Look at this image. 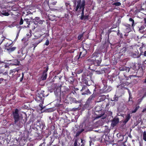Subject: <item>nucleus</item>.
Listing matches in <instances>:
<instances>
[{
    "label": "nucleus",
    "mask_w": 146,
    "mask_h": 146,
    "mask_svg": "<svg viewBox=\"0 0 146 146\" xmlns=\"http://www.w3.org/2000/svg\"><path fill=\"white\" fill-rule=\"evenodd\" d=\"M88 60L92 64H93L96 66H99L102 61V59L99 56V53L95 52Z\"/></svg>",
    "instance_id": "obj_1"
},
{
    "label": "nucleus",
    "mask_w": 146,
    "mask_h": 146,
    "mask_svg": "<svg viewBox=\"0 0 146 146\" xmlns=\"http://www.w3.org/2000/svg\"><path fill=\"white\" fill-rule=\"evenodd\" d=\"M19 110L18 109L16 108L12 111V115L14 120V123L16 124L21 118L22 119L21 122L22 123H25L27 121V117H25L23 119V117H22V114H20L19 113Z\"/></svg>",
    "instance_id": "obj_2"
},
{
    "label": "nucleus",
    "mask_w": 146,
    "mask_h": 146,
    "mask_svg": "<svg viewBox=\"0 0 146 146\" xmlns=\"http://www.w3.org/2000/svg\"><path fill=\"white\" fill-rule=\"evenodd\" d=\"M44 91L43 90H41L38 92L37 94L36 95V98L35 100L37 102H40L41 103L39 104V106L40 107V110H42L44 109L45 107H42V104L43 103L44 98L45 97L44 94Z\"/></svg>",
    "instance_id": "obj_3"
},
{
    "label": "nucleus",
    "mask_w": 146,
    "mask_h": 146,
    "mask_svg": "<svg viewBox=\"0 0 146 146\" xmlns=\"http://www.w3.org/2000/svg\"><path fill=\"white\" fill-rule=\"evenodd\" d=\"M85 3L86 2L85 0H82L81 4V0H80L79 1H78L77 2V5L76 8L75 9V11H77L79 8H80V9L82 10L81 16L80 18V19L82 20H83V18L84 17V10Z\"/></svg>",
    "instance_id": "obj_4"
},
{
    "label": "nucleus",
    "mask_w": 146,
    "mask_h": 146,
    "mask_svg": "<svg viewBox=\"0 0 146 146\" xmlns=\"http://www.w3.org/2000/svg\"><path fill=\"white\" fill-rule=\"evenodd\" d=\"M82 80L83 83L88 86L91 85L93 83V81L91 79H89L86 76L85 73H84L82 74Z\"/></svg>",
    "instance_id": "obj_5"
},
{
    "label": "nucleus",
    "mask_w": 146,
    "mask_h": 146,
    "mask_svg": "<svg viewBox=\"0 0 146 146\" xmlns=\"http://www.w3.org/2000/svg\"><path fill=\"white\" fill-rule=\"evenodd\" d=\"M18 70L16 69L11 70L9 72V77L17 79L20 76V74H18Z\"/></svg>",
    "instance_id": "obj_6"
},
{
    "label": "nucleus",
    "mask_w": 146,
    "mask_h": 146,
    "mask_svg": "<svg viewBox=\"0 0 146 146\" xmlns=\"http://www.w3.org/2000/svg\"><path fill=\"white\" fill-rule=\"evenodd\" d=\"M95 111L96 112H98V114H97V113H95L96 115H97L95 117V118H99L101 117L102 116L104 115V113H102V111L101 108L99 106H98L95 107Z\"/></svg>",
    "instance_id": "obj_7"
},
{
    "label": "nucleus",
    "mask_w": 146,
    "mask_h": 146,
    "mask_svg": "<svg viewBox=\"0 0 146 146\" xmlns=\"http://www.w3.org/2000/svg\"><path fill=\"white\" fill-rule=\"evenodd\" d=\"M8 77V75L7 73L5 72L4 73L2 74L0 77V84L5 82L7 81Z\"/></svg>",
    "instance_id": "obj_8"
},
{
    "label": "nucleus",
    "mask_w": 146,
    "mask_h": 146,
    "mask_svg": "<svg viewBox=\"0 0 146 146\" xmlns=\"http://www.w3.org/2000/svg\"><path fill=\"white\" fill-rule=\"evenodd\" d=\"M40 121L38 119L36 123V124H35V125H36V128L37 129H40V130H42L43 128H44V127H45V124H40L39 122Z\"/></svg>",
    "instance_id": "obj_9"
},
{
    "label": "nucleus",
    "mask_w": 146,
    "mask_h": 146,
    "mask_svg": "<svg viewBox=\"0 0 146 146\" xmlns=\"http://www.w3.org/2000/svg\"><path fill=\"white\" fill-rule=\"evenodd\" d=\"M17 56L18 58H19L21 60H22L25 58L26 55L25 54H23L22 51L20 50L18 51Z\"/></svg>",
    "instance_id": "obj_10"
},
{
    "label": "nucleus",
    "mask_w": 146,
    "mask_h": 146,
    "mask_svg": "<svg viewBox=\"0 0 146 146\" xmlns=\"http://www.w3.org/2000/svg\"><path fill=\"white\" fill-rule=\"evenodd\" d=\"M80 54L78 59L80 58H82L84 57L87 54V51L82 48L80 49Z\"/></svg>",
    "instance_id": "obj_11"
},
{
    "label": "nucleus",
    "mask_w": 146,
    "mask_h": 146,
    "mask_svg": "<svg viewBox=\"0 0 146 146\" xmlns=\"http://www.w3.org/2000/svg\"><path fill=\"white\" fill-rule=\"evenodd\" d=\"M34 20L33 21L34 23L36 25L38 24H42L43 22L44 21V20H40V18L37 17H35Z\"/></svg>",
    "instance_id": "obj_12"
},
{
    "label": "nucleus",
    "mask_w": 146,
    "mask_h": 146,
    "mask_svg": "<svg viewBox=\"0 0 146 146\" xmlns=\"http://www.w3.org/2000/svg\"><path fill=\"white\" fill-rule=\"evenodd\" d=\"M119 119L118 118L115 117L112 121L111 125L113 127H115L119 122Z\"/></svg>",
    "instance_id": "obj_13"
},
{
    "label": "nucleus",
    "mask_w": 146,
    "mask_h": 146,
    "mask_svg": "<svg viewBox=\"0 0 146 146\" xmlns=\"http://www.w3.org/2000/svg\"><path fill=\"white\" fill-rule=\"evenodd\" d=\"M106 99V96L102 95L99 96L97 99V102H99L104 101Z\"/></svg>",
    "instance_id": "obj_14"
},
{
    "label": "nucleus",
    "mask_w": 146,
    "mask_h": 146,
    "mask_svg": "<svg viewBox=\"0 0 146 146\" xmlns=\"http://www.w3.org/2000/svg\"><path fill=\"white\" fill-rule=\"evenodd\" d=\"M1 64L2 67L0 68V71L2 74L3 73V72L5 71V68H7L8 66L6 64L3 62H2Z\"/></svg>",
    "instance_id": "obj_15"
},
{
    "label": "nucleus",
    "mask_w": 146,
    "mask_h": 146,
    "mask_svg": "<svg viewBox=\"0 0 146 146\" xmlns=\"http://www.w3.org/2000/svg\"><path fill=\"white\" fill-rule=\"evenodd\" d=\"M24 23L26 25H24V27L25 28L29 27V25H30L31 21L28 19H24Z\"/></svg>",
    "instance_id": "obj_16"
},
{
    "label": "nucleus",
    "mask_w": 146,
    "mask_h": 146,
    "mask_svg": "<svg viewBox=\"0 0 146 146\" xmlns=\"http://www.w3.org/2000/svg\"><path fill=\"white\" fill-rule=\"evenodd\" d=\"M137 74L139 77H141L143 75V69H139L136 72Z\"/></svg>",
    "instance_id": "obj_17"
},
{
    "label": "nucleus",
    "mask_w": 146,
    "mask_h": 146,
    "mask_svg": "<svg viewBox=\"0 0 146 146\" xmlns=\"http://www.w3.org/2000/svg\"><path fill=\"white\" fill-rule=\"evenodd\" d=\"M13 45V42L11 40H10L6 43L5 46L7 49V48L11 47Z\"/></svg>",
    "instance_id": "obj_18"
},
{
    "label": "nucleus",
    "mask_w": 146,
    "mask_h": 146,
    "mask_svg": "<svg viewBox=\"0 0 146 146\" xmlns=\"http://www.w3.org/2000/svg\"><path fill=\"white\" fill-rule=\"evenodd\" d=\"M131 118L130 114H127L125 117V119L123 120V123L125 124Z\"/></svg>",
    "instance_id": "obj_19"
},
{
    "label": "nucleus",
    "mask_w": 146,
    "mask_h": 146,
    "mask_svg": "<svg viewBox=\"0 0 146 146\" xmlns=\"http://www.w3.org/2000/svg\"><path fill=\"white\" fill-rule=\"evenodd\" d=\"M68 80L70 84L73 85L74 82V78L73 76H71L68 78Z\"/></svg>",
    "instance_id": "obj_20"
},
{
    "label": "nucleus",
    "mask_w": 146,
    "mask_h": 146,
    "mask_svg": "<svg viewBox=\"0 0 146 146\" xmlns=\"http://www.w3.org/2000/svg\"><path fill=\"white\" fill-rule=\"evenodd\" d=\"M82 48L87 51L90 49V45L84 43L83 44V46Z\"/></svg>",
    "instance_id": "obj_21"
},
{
    "label": "nucleus",
    "mask_w": 146,
    "mask_h": 146,
    "mask_svg": "<svg viewBox=\"0 0 146 146\" xmlns=\"http://www.w3.org/2000/svg\"><path fill=\"white\" fill-rule=\"evenodd\" d=\"M104 86L101 89H100V93H106V91H105V90H106L107 88V86L106 85H105L104 84Z\"/></svg>",
    "instance_id": "obj_22"
},
{
    "label": "nucleus",
    "mask_w": 146,
    "mask_h": 146,
    "mask_svg": "<svg viewBox=\"0 0 146 146\" xmlns=\"http://www.w3.org/2000/svg\"><path fill=\"white\" fill-rule=\"evenodd\" d=\"M126 47H123L122 49H120L119 52V54L120 55H123V54L126 51Z\"/></svg>",
    "instance_id": "obj_23"
},
{
    "label": "nucleus",
    "mask_w": 146,
    "mask_h": 146,
    "mask_svg": "<svg viewBox=\"0 0 146 146\" xmlns=\"http://www.w3.org/2000/svg\"><path fill=\"white\" fill-rule=\"evenodd\" d=\"M129 98L128 101V103H130L131 105H132L133 103V101L132 100V98L131 97V94L130 93H129Z\"/></svg>",
    "instance_id": "obj_24"
},
{
    "label": "nucleus",
    "mask_w": 146,
    "mask_h": 146,
    "mask_svg": "<svg viewBox=\"0 0 146 146\" xmlns=\"http://www.w3.org/2000/svg\"><path fill=\"white\" fill-rule=\"evenodd\" d=\"M95 97V95H94L93 94L92 95L90 96L88 99L87 100V102L88 103H90V102Z\"/></svg>",
    "instance_id": "obj_25"
},
{
    "label": "nucleus",
    "mask_w": 146,
    "mask_h": 146,
    "mask_svg": "<svg viewBox=\"0 0 146 146\" xmlns=\"http://www.w3.org/2000/svg\"><path fill=\"white\" fill-rule=\"evenodd\" d=\"M47 74L45 72H43L41 77V79L42 80H45L47 77Z\"/></svg>",
    "instance_id": "obj_26"
},
{
    "label": "nucleus",
    "mask_w": 146,
    "mask_h": 146,
    "mask_svg": "<svg viewBox=\"0 0 146 146\" xmlns=\"http://www.w3.org/2000/svg\"><path fill=\"white\" fill-rule=\"evenodd\" d=\"M92 94L91 92L90 91L89 89H87L85 91V92H83L82 93V95H90Z\"/></svg>",
    "instance_id": "obj_27"
},
{
    "label": "nucleus",
    "mask_w": 146,
    "mask_h": 146,
    "mask_svg": "<svg viewBox=\"0 0 146 146\" xmlns=\"http://www.w3.org/2000/svg\"><path fill=\"white\" fill-rule=\"evenodd\" d=\"M33 40H34V41H33V42L36 43H37L38 44L42 41V39L41 40H39L35 38H34Z\"/></svg>",
    "instance_id": "obj_28"
},
{
    "label": "nucleus",
    "mask_w": 146,
    "mask_h": 146,
    "mask_svg": "<svg viewBox=\"0 0 146 146\" xmlns=\"http://www.w3.org/2000/svg\"><path fill=\"white\" fill-rule=\"evenodd\" d=\"M17 48L15 47H10L9 48H7V50L11 52H13L14 51H15L16 49Z\"/></svg>",
    "instance_id": "obj_29"
},
{
    "label": "nucleus",
    "mask_w": 146,
    "mask_h": 146,
    "mask_svg": "<svg viewBox=\"0 0 146 146\" xmlns=\"http://www.w3.org/2000/svg\"><path fill=\"white\" fill-rule=\"evenodd\" d=\"M139 108L140 106H136L135 109L131 111V113H135Z\"/></svg>",
    "instance_id": "obj_30"
},
{
    "label": "nucleus",
    "mask_w": 146,
    "mask_h": 146,
    "mask_svg": "<svg viewBox=\"0 0 146 146\" xmlns=\"http://www.w3.org/2000/svg\"><path fill=\"white\" fill-rule=\"evenodd\" d=\"M13 64L15 65H19L20 63V62L18 60H15L13 61Z\"/></svg>",
    "instance_id": "obj_31"
},
{
    "label": "nucleus",
    "mask_w": 146,
    "mask_h": 146,
    "mask_svg": "<svg viewBox=\"0 0 146 146\" xmlns=\"http://www.w3.org/2000/svg\"><path fill=\"white\" fill-rule=\"evenodd\" d=\"M84 130V129H82L80 130H79L76 133V136L77 137L79 136L80 134H81L82 132Z\"/></svg>",
    "instance_id": "obj_32"
},
{
    "label": "nucleus",
    "mask_w": 146,
    "mask_h": 146,
    "mask_svg": "<svg viewBox=\"0 0 146 146\" xmlns=\"http://www.w3.org/2000/svg\"><path fill=\"white\" fill-rule=\"evenodd\" d=\"M1 14L5 16H8L9 15V13L8 12L4 11H2V12L1 13Z\"/></svg>",
    "instance_id": "obj_33"
},
{
    "label": "nucleus",
    "mask_w": 146,
    "mask_h": 146,
    "mask_svg": "<svg viewBox=\"0 0 146 146\" xmlns=\"http://www.w3.org/2000/svg\"><path fill=\"white\" fill-rule=\"evenodd\" d=\"M111 100L112 101H117L118 100V97L116 95H115V96L112 99H111Z\"/></svg>",
    "instance_id": "obj_34"
},
{
    "label": "nucleus",
    "mask_w": 146,
    "mask_h": 146,
    "mask_svg": "<svg viewBox=\"0 0 146 146\" xmlns=\"http://www.w3.org/2000/svg\"><path fill=\"white\" fill-rule=\"evenodd\" d=\"M143 139L146 141V132L144 131L143 133Z\"/></svg>",
    "instance_id": "obj_35"
},
{
    "label": "nucleus",
    "mask_w": 146,
    "mask_h": 146,
    "mask_svg": "<svg viewBox=\"0 0 146 146\" xmlns=\"http://www.w3.org/2000/svg\"><path fill=\"white\" fill-rule=\"evenodd\" d=\"M127 29H130L131 27V25L130 24H126L124 25Z\"/></svg>",
    "instance_id": "obj_36"
},
{
    "label": "nucleus",
    "mask_w": 146,
    "mask_h": 146,
    "mask_svg": "<svg viewBox=\"0 0 146 146\" xmlns=\"http://www.w3.org/2000/svg\"><path fill=\"white\" fill-rule=\"evenodd\" d=\"M113 5H115L116 6H119L121 5V4L120 2H115L113 3Z\"/></svg>",
    "instance_id": "obj_37"
},
{
    "label": "nucleus",
    "mask_w": 146,
    "mask_h": 146,
    "mask_svg": "<svg viewBox=\"0 0 146 146\" xmlns=\"http://www.w3.org/2000/svg\"><path fill=\"white\" fill-rule=\"evenodd\" d=\"M112 90V87L111 86H109L107 89L106 90H105V91H106V92L107 93H108L111 91Z\"/></svg>",
    "instance_id": "obj_38"
},
{
    "label": "nucleus",
    "mask_w": 146,
    "mask_h": 146,
    "mask_svg": "<svg viewBox=\"0 0 146 146\" xmlns=\"http://www.w3.org/2000/svg\"><path fill=\"white\" fill-rule=\"evenodd\" d=\"M44 68L45 69V70L43 71V72L47 73V72L48 70V66H46V67H44Z\"/></svg>",
    "instance_id": "obj_39"
},
{
    "label": "nucleus",
    "mask_w": 146,
    "mask_h": 146,
    "mask_svg": "<svg viewBox=\"0 0 146 146\" xmlns=\"http://www.w3.org/2000/svg\"><path fill=\"white\" fill-rule=\"evenodd\" d=\"M86 89H87V87L85 85H82V88L80 91H82L84 90H85Z\"/></svg>",
    "instance_id": "obj_40"
},
{
    "label": "nucleus",
    "mask_w": 146,
    "mask_h": 146,
    "mask_svg": "<svg viewBox=\"0 0 146 146\" xmlns=\"http://www.w3.org/2000/svg\"><path fill=\"white\" fill-rule=\"evenodd\" d=\"M94 70V71H95V72H96V73L97 74H101L102 73V71H99V70H96V69L92 70Z\"/></svg>",
    "instance_id": "obj_41"
},
{
    "label": "nucleus",
    "mask_w": 146,
    "mask_h": 146,
    "mask_svg": "<svg viewBox=\"0 0 146 146\" xmlns=\"http://www.w3.org/2000/svg\"><path fill=\"white\" fill-rule=\"evenodd\" d=\"M24 22V20H23V19H22V18H21V19L20 20V21H19V24L20 25H22L23 24Z\"/></svg>",
    "instance_id": "obj_42"
},
{
    "label": "nucleus",
    "mask_w": 146,
    "mask_h": 146,
    "mask_svg": "<svg viewBox=\"0 0 146 146\" xmlns=\"http://www.w3.org/2000/svg\"><path fill=\"white\" fill-rule=\"evenodd\" d=\"M88 17L89 15H88L85 16L84 15V17L83 18V20H86L88 19Z\"/></svg>",
    "instance_id": "obj_43"
},
{
    "label": "nucleus",
    "mask_w": 146,
    "mask_h": 146,
    "mask_svg": "<svg viewBox=\"0 0 146 146\" xmlns=\"http://www.w3.org/2000/svg\"><path fill=\"white\" fill-rule=\"evenodd\" d=\"M79 144L78 145V141L77 140L75 141L74 143V146H79Z\"/></svg>",
    "instance_id": "obj_44"
},
{
    "label": "nucleus",
    "mask_w": 146,
    "mask_h": 146,
    "mask_svg": "<svg viewBox=\"0 0 146 146\" xmlns=\"http://www.w3.org/2000/svg\"><path fill=\"white\" fill-rule=\"evenodd\" d=\"M83 36V34H80L78 36V40H80Z\"/></svg>",
    "instance_id": "obj_45"
},
{
    "label": "nucleus",
    "mask_w": 146,
    "mask_h": 146,
    "mask_svg": "<svg viewBox=\"0 0 146 146\" xmlns=\"http://www.w3.org/2000/svg\"><path fill=\"white\" fill-rule=\"evenodd\" d=\"M129 21H131L132 22V26H133V25L134 23V21L133 19H132L131 18H130L129 19Z\"/></svg>",
    "instance_id": "obj_46"
},
{
    "label": "nucleus",
    "mask_w": 146,
    "mask_h": 146,
    "mask_svg": "<svg viewBox=\"0 0 146 146\" xmlns=\"http://www.w3.org/2000/svg\"><path fill=\"white\" fill-rule=\"evenodd\" d=\"M34 43L32 44V45L34 47L33 50L35 49V47L37 46L38 45L37 43H36L35 42H33Z\"/></svg>",
    "instance_id": "obj_47"
},
{
    "label": "nucleus",
    "mask_w": 146,
    "mask_h": 146,
    "mask_svg": "<svg viewBox=\"0 0 146 146\" xmlns=\"http://www.w3.org/2000/svg\"><path fill=\"white\" fill-rule=\"evenodd\" d=\"M49 44V42L48 39H47L46 40L45 43H44V45L48 46Z\"/></svg>",
    "instance_id": "obj_48"
},
{
    "label": "nucleus",
    "mask_w": 146,
    "mask_h": 146,
    "mask_svg": "<svg viewBox=\"0 0 146 146\" xmlns=\"http://www.w3.org/2000/svg\"><path fill=\"white\" fill-rule=\"evenodd\" d=\"M22 76L20 80V82H22L23 79V78H24V73L23 72H22Z\"/></svg>",
    "instance_id": "obj_49"
},
{
    "label": "nucleus",
    "mask_w": 146,
    "mask_h": 146,
    "mask_svg": "<svg viewBox=\"0 0 146 146\" xmlns=\"http://www.w3.org/2000/svg\"><path fill=\"white\" fill-rule=\"evenodd\" d=\"M22 76L20 80V82H22L23 79V78H24V73L23 72H22Z\"/></svg>",
    "instance_id": "obj_50"
},
{
    "label": "nucleus",
    "mask_w": 146,
    "mask_h": 146,
    "mask_svg": "<svg viewBox=\"0 0 146 146\" xmlns=\"http://www.w3.org/2000/svg\"><path fill=\"white\" fill-rule=\"evenodd\" d=\"M143 47V45H142L139 48V50H140L141 53L143 52V50H142Z\"/></svg>",
    "instance_id": "obj_51"
},
{
    "label": "nucleus",
    "mask_w": 146,
    "mask_h": 146,
    "mask_svg": "<svg viewBox=\"0 0 146 146\" xmlns=\"http://www.w3.org/2000/svg\"><path fill=\"white\" fill-rule=\"evenodd\" d=\"M143 97H142V98H141L138 100L139 104H140V103L142 101V100L143 99Z\"/></svg>",
    "instance_id": "obj_52"
},
{
    "label": "nucleus",
    "mask_w": 146,
    "mask_h": 146,
    "mask_svg": "<svg viewBox=\"0 0 146 146\" xmlns=\"http://www.w3.org/2000/svg\"><path fill=\"white\" fill-rule=\"evenodd\" d=\"M20 30H19L18 31V32L17 33V36H16V38H17L19 36V33H20Z\"/></svg>",
    "instance_id": "obj_53"
},
{
    "label": "nucleus",
    "mask_w": 146,
    "mask_h": 146,
    "mask_svg": "<svg viewBox=\"0 0 146 146\" xmlns=\"http://www.w3.org/2000/svg\"><path fill=\"white\" fill-rule=\"evenodd\" d=\"M116 27H117L116 25H113V26H112L110 28H111V29H113L114 28H116Z\"/></svg>",
    "instance_id": "obj_54"
},
{
    "label": "nucleus",
    "mask_w": 146,
    "mask_h": 146,
    "mask_svg": "<svg viewBox=\"0 0 146 146\" xmlns=\"http://www.w3.org/2000/svg\"><path fill=\"white\" fill-rule=\"evenodd\" d=\"M112 29H111V28L109 30H108V35H109L111 32H112Z\"/></svg>",
    "instance_id": "obj_55"
},
{
    "label": "nucleus",
    "mask_w": 146,
    "mask_h": 146,
    "mask_svg": "<svg viewBox=\"0 0 146 146\" xmlns=\"http://www.w3.org/2000/svg\"><path fill=\"white\" fill-rule=\"evenodd\" d=\"M72 100L74 102H75L76 103H77L78 102V101L76 100L75 98H73Z\"/></svg>",
    "instance_id": "obj_56"
},
{
    "label": "nucleus",
    "mask_w": 146,
    "mask_h": 146,
    "mask_svg": "<svg viewBox=\"0 0 146 146\" xmlns=\"http://www.w3.org/2000/svg\"><path fill=\"white\" fill-rule=\"evenodd\" d=\"M69 88L70 89H73V88H75L74 86H69Z\"/></svg>",
    "instance_id": "obj_57"
},
{
    "label": "nucleus",
    "mask_w": 146,
    "mask_h": 146,
    "mask_svg": "<svg viewBox=\"0 0 146 146\" xmlns=\"http://www.w3.org/2000/svg\"><path fill=\"white\" fill-rule=\"evenodd\" d=\"M27 36H31V31H30L29 33L28 34H27Z\"/></svg>",
    "instance_id": "obj_58"
},
{
    "label": "nucleus",
    "mask_w": 146,
    "mask_h": 146,
    "mask_svg": "<svg viewBox=\"0 0 146 146\" xmlns=\"http://www.w3.org/2000/svg\"><path fill=\"white\" fill-rule=\"evenodd\" d=\"M120 38H123V35L121 33L120 34L119 36Z\"/></svg>",
    "instance_id": "obj_59"
},
{
    "label": "nucleus",
    "mask_w": 146,
    "mask_h": 146,
    "mask_svg": "<svg viewBox=\"0 0 146 146\" xmlns=\"http://www.w3.org/2000/svg\"><path fill=\"white\" fill-rule=\"evenodd\" d=\"M60 88L59 87H57V88L56 89V90H55V91H57V90H58V92L60 90Z\"/></svg>",
    "instance_id": "obj_60"
},
{
    "label": "nucleus",
    "mask_w": 146,
    "mask_h": 146,
    "mask_svg": "<svg viewBox=\"0 0 146 146\" xmlns=\"http://www.w3.org/2000/svg\"><path fill=\"white\" fill-rule=\"evenodd\" d=\"M112 146H120L117 144H114Z\"/></svg>",
    "instance_id": "obj_61"
},
{
    "label": "nucleus",
    "mask_w": 146,
    "mask_h": 146,
    "mask_svg": "<svg viewBox=\"0 0 146 146\" xmlns=\"http://www.w3.org/2000/svg\"><path fill=\"white\" fill-rule=\"evenodd\" d=\"M88 74H90L89 76H90V78H91V76L92 75V74L90 72H88Z\"/></svg>",
    "instance_id": "obj_62"
},
{
    "label": "nucleus",
    "mask_w": 146,
    "mask_h": 146,
    "mask_svg": "<svg viewBox=\"0 0 146 146\" xmlns=\"http://www.w3.org/2000/svg\"><path fill=\"white\" fill-rule=\"evenodd\" d=\"M146 111V108H144L142 111V112H144Z\"/></svg>",
    "instance_id": "obj_63"
},
{
    "label": "nucleus",
    "mask_w": 146,
    "mask_h": 146,
    "mask_svg": "<svg viewBox=\"0 0 146 146\" xmlns=\"http://www.w3.org/2000/svg\"><path fill=\"white\" fill-rule=\"evenodd\" d=\"M143 55L145 56H146V50L144 52V53H143Z\"/></svg>",
    "instance_id": "obj_64"
}]
</instances>
